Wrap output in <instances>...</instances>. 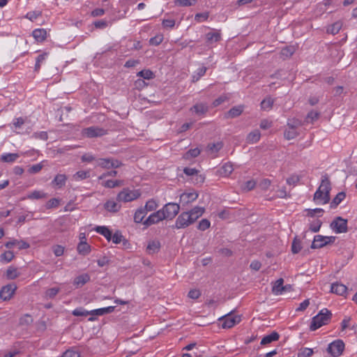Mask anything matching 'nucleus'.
Segmentation results:
<instances>
[{"instance_id":"nucleus-1","label":"nucleus","mask_w":357,"mask_h":357,"mask_svg":"<svg viewBox=\"0 0 357 357\" xmlns=\"http://www.w3.org/2000/svg\"><path fill=\"white\" fill-rule=\"evenodd\" d=\"M331 182L327 174L321 177L319 187L314 194L313 200L318 204H326L330 201Z\"/></svg>"},{"instance_id":"nucleus-2","label":"nucleus","mask_w":357,"mask_h":357,"mask_svg":"<svg viewBox=\"0 0 357 357\" xmlns=\"http://www.w3.org/2000/svg\"><path fill=\"white\" fill-rule=\"evenodd\" d=\"M332 313L326 308L321 310L312 319L310 326L311 331H315L322 326L326 325L331 321Z\"/></svg>"},{"instance_id":"nucleus-3","label":"nucleus","mask_w":357,"mask_h":357,"mask_svg":"<svg viewBox=\"0 0 357 357\" xmlns=\"http://www.w3.org/2000/svg\"><path fill=\"white\" fill-rule=\"evenodd\" d=\"M222 323V327L223 328H231L236 324H238L241 320V316L236 315L232 312L221 317L218 319Z\"/></svg>"},{"instance_id":"nucleus-4","label":"nucleus","mask_w":357,"mask_h":357,"mask_svg":"<svg viewBox=\"0 0 357 357\" xmlns=\"http://www.w3.org/2000/svg\"><path fill=\"white\" fill-rule=\"evenodd\" d=\"M141 195L138 190H130L129 189H123L116 197L119 202H128L137 199Z\"/></svg>"},{"instance_id":"nucleus-5","label":"nucleus","mask_w":357,"mask_h":357,"mask_svg":"<svg viewBox=\"0 0 357 357\" xmlns=\"http://www.w3.org/2000/svg\"><path fill=\"white\" fill-rule=\"evenodd\" d=\"M82 134L88 138L100 137L107 135V130L98 126H91L83 129Z\"/></svg>"},{"instance_id":"nucleus-6","label":"nucleus","mask_w":357,"mask_h":357,"mask_svg":"<svg viewBox=\"0 0 357 357\" xmlns=\"http://www.w3.org/2000/svg\"><path fill=\"white\" fill-rule=\"evenodd\" d=\"M344 349V343L342 340H336L328 345L326 351L333 357L340 356Z\"/></svg>"},{"instance_id":"nucleus-7","label":"nucleus","mask_w":357,"mask_h":357,"mask_svg":"<svg viewBox=\"0 0 357 357\" xmlns=\"http://www.w3.org/2000/svg\"><path fill=\"white\" fill-rule=\"evenodd\" d=\"M180 206L178 204L170 202L166 204L160 212H162L165 215V219H173L179 212Z\"/></svg>"},{"instance_id":"nucleus-8","label":"nucleus","mask_w":357,"mask_h":357,"mask_svg":"<svg viewBox=\"0 0 357 357\" xmlns=\"http://www.w3.org/2000/svg\"><path fill=\"white\" fill-rule=\"evenodd\" d=\"M330 226L336 234L346 233L348 231L347 220L340 216L336 217Z\"/></svg>"},{"instance_id":"nucleus-9","label":"nucleus","mask_w":357,"mask_h":357,"mask_svg":"<svg viewBox=\"0 0 357 357\" xmlns=\"http://www.w3.org/2000/svg\"><path fill=\"white\" fill-rule=\"evenodd\" d=\"M195 222L190 217V214L188 212L181 213L177 218L174 227L176 229H182L188 227Z\"/></svg>"},{"instance_id":"nucleus-10","label":"nucleus","mask_w":357,"mask_h":357,"mask_svg":"<svg viewBox=\"0 0 357 357\" xmlns=\"http://www.w3.org/2000/svg\"><path fill=\"white\" fill-rule=\"evenodd\" d=\"M165 220V215L162 212H160V210L158 211L153 213L151 214L144 222L143 225H145L146 227L156 224L159 222L160 221H162Z\"/></svg>"},{"instance_id":"nucleus-11","label":"nucleus","mask_w":357,"mask_h":357,"mask_svg":"<svg viewBox=\"0 0 357 357\" xmlns=\"http://www.w3.org/2000/svg\"><path fill=\"white\" fill-rule=\"evenodd\" d=\"M16 289L17 286L15 284H8L3 287L0 291V298L3 301L10 299Z\"/></svg>"},{"instance_id":"nucleus-12","label":"nucleus","mask_w":357,"mask_h":357,"mask_svg":"<svg viewBox=\"0 0 357 357\" xmlns=\"http://www.w3.org/2000/svg\"><path fill=\"white\" fill-rule=\"evenodd\" d=\"M190 110L198 116H204L208 111V107L206 103L200 102L193 105Z\"/></svg>"},{"instance_id":"nucleus-13","label":"nucleus","mask_w":357,"mask_h":357,"mask_svg":"<svg viewBox=\"0 0 357 357\" xmlns=\"http://www.w3.org/2000/svg\"><path fill=\"white\" fill-rule=\"evenodd\" d=\"M325 246H326V244L325 242V236H322V235L314 236L310 248L312 249H319V248H322Z\"/></svg>"},{"instance_id":"nucleus-14","label":"nucleus","mask_w":357,"mask_h":357,"mask_svg":"<svg viewBox=\"0 0 357 357\" xmlns=\"http://www.w3.org/2000/svg\"><path fill=\"white\" fill-rule=\"evenodd\" d=\"M90 280V276L87 273H84L78 275L74 279L73 284L76 288H79L84 286Z\"/></svg>"},{"instance_id":"nucleus-15","label":"nucleus","mask_w":357,"mask_h":357,"mask_svg":"<svg viewBox=\"0 0 357 357\" xmlns=\"http://www.w3.org/2000/svg\"><path fill=\"white\" fill-rule=\"evenodd\" d=\"M17 245L19 250H24L27 249L30 247V245L24 241H18V240H13L7 242L5 244V246L7 248H12L13 246Z\"/></svg>"},{"instance_id":"nucleus-16","label":"nucleus","mask_w":357,"mask_h":357,"mask_svg":"<svg viewBox=\"0 0 357 357\" xmlns=\"http://www.w3.org/2000/svg\"><path fill=\"white\" fill-rule=\"evenodd\" d=\"M243 105L233 107L226 113L225 117L231 119L238 117L243 113Z\"/></svg>"},{"instance_id":"nucleus-17","label":"nucleus","mask_w":357,"mask_h":357,"mask_svg":"<svg viewBox=\"0 0 357 357\" xmlns=\"http://www.w3.org/2000/svg\"><path fill=\"white\" fill-rule=\"evenodd\" d=\"M160 243L159 241L154 240L149 242L146 247V252L149 255H153L159 252L160 249Z\"/></svg>"},{"instance_id":"nucleus-18","label":"nucleus","mask_w":357,"mask_h":357,"mask_svg":"<svg viewBox=\"0 0 357 357\" xmlns=\"http://www.w3.org/2000/svg\"><path fill=\"white\" fill-rule=\"evenodd\" d=\"M347 290V287L339 282L333 283L331 284V291L337 295L343 296Z\"/></svg>"},{"instance_id":"nucleus-19","label":"nucleus","mask_w":357,"mask_h":357,"mask_svg":"<svg viewBox=\"0 0 357 357\" xmlns=\"http://www.w3.org/2000/svg\"><path fill=\"white\" fill-rule=\"evenodd\" d=\"M223 147V143L222 142H218L216 143H209L207 145V151L212 155H216V153L222 149Z\"/></svg>"},{"instance_id":"nucleus-20","label":"nucleus","mask_w":357,"mask_h":357,"mask_svg":"<svg viewBox=\"0 0 357 357\" xmlns=\"http://www.w3.org/2000/svg\"><path fill=\"white\" fill-rule=\"evenodd\" d=\"M114 306H109L107 307H102L91 310V312L92 316H102L105 314H109L113 312L114 311Z\"/></svg>"},{"instance_id":"nucleus-21","label":"nucleus","mask_w":357,"mask_h":357,"mask_svg":"<svg viewBox=\"0 0 357 357\" xmlns=\"http://www.w3.org/2000/svg\"><path fill=\"white\" fill-rule=\"evenodd\" d=\"M205 211V208L204 207L195 206L190 211H187L190 214V217H192L194 222H195L199 217H201Z\"/></svg>"},{"instance_id":"nucleus-22","label":"nucleus","mask_w":357,"mask_h":357,"mask_svg":"<svg viewBox=\"0 0 357 357\" xmlns=\"http://www.w3.org/2000/svg\"><path fill=\"white\" fill-rule=\"evenodd\" d=\"M279 337L280 335L278 334V333L273 331L270 335H266L262 338L261 341V344L266 345L270 344L272 342L278 340Z\"/></svg>"},{"instance_id":"nucleus-23","label":"nucleus","mask_w":357,"mask_h":357,"mask_svg":"<svg viewBox=\"0 0 357 357\" xmlns=\"http://www.w3.org/2000/svg\"><path fill=\"white\" fill-rule=\"evenodd\" d=\"M77 250L79 254L85 256L90 252L91 246L86 241L82 240L77 245Z\"/></svg>"},{"instance_id":"nucleus-24","label":"nucleus","mask_w":357,"mask_h":357,"mask_svg":"<svg viewBox=\"0 0 357 357\" xmlns=\"http://www.w3.org/2000/svg\"><path fill=\"white\" fill-rule=\"evenodd\" d=\"M32 35L36 41L43 42L47 38V31L44 29H37L33 31Z\"/></svg>"},{"instance_id":"nucleus-25","label":"nucleus","mask_w":357,"mask_h":357,"mask_svg":"<svg viewBox=\"0 0 357 357\" xmlns=\"http://www.w3.org/2000/svg\"><path fill=\"white\" fill-rule=\"evenodd\" d=\"M197 197L198 194L196 192H184L181 195L180 199L181 202H184L188 204L195 201Z\"/></svg>"},{"instance_id":"nucleus-26","label":"nucleus","mask_w":357,"mask_h":357,"mask_svg":"<svg viewBox=\"0 0 357 357\" xmlns=\"http://www.w3.org/2000/svg\"><path fill=\"white\" fill-rule=\"evenodd\" d=\"M284 280L280 278L277 280L272 287V292L275 295H281L282 294Z\"/></svg>"},{"instance_id":"nucleus-27","label":"nucleus","mask_w":357,"mask_h":357,"mask_svg":"<svg viewBox=\"0 0 357 357\" xmlns=\"http://www.w3.org/2000/svg\"><path fill=\"white\" fill-rule=\"evenodd\" d=\"M105 208L109 212H117L121 208V205L114 200H108L105 204Z\"/></svg>"},{"instance_id":"nucleus-28","label":"nucleus","mask_w":357,"mask_h":357,"mask_svg":"<svg viewBox=\"0 0 357 357\" xmlns=\"http://www.w3.org/2000/svg\"><path fill=\"white\" fill-rule=\"evenodd\" d=\"M346 197L344 192H340L333 198L331 202L330 206L331 208H336Z\"/></svg>"},{"instance_id":"nucleus-29","label":"nucleus","mask_w":357,"mask_h":357,"mask_svg":"<svg viewBox=\"0 0 357 357\" xmlns=\"http://www.w3.org/2000/svg\"><path fill=\"white\" fill-rule=\"evenodd\" d=\"M96 231L102 235L108 241H111L112 231L105 226H98Z\"/></svg>"},{"instance_id":"nucleus-30","label":"nucleus","mask_w":357,"mask_h":357,"mask_svg":"<svg viewBox=\"0 0 357 357\" xmlns=\"http://www.w3.org/2000/svg\"><path fill=\"white\" fill-rule=\"evenodd\" d=\"M66 180L67 177L65 174H57L54 177L52 183L53 185L57 186L58 188H61L62 186L65 185Z\"/></svg>"},{"instance_id":"nucleus-31","label":"nucleus","mask_w":357,"mask_h":357,"mask_svg":"<svg viewBox=\"0 0 357 357\" xmlns=\"http://www.w3.org/2000/svg\"><path fill=\"white\" fill-rule=\"evenodd\" d=\"M261 137V133L259 130H255L252 132H250L247 136V142L248 143L255 144L257 143Z\"/></svg>"},{"instance_id":"nucleus-32","label":"nucleus","mask_w":357,"mask_h":357,"mask_svg":"<svg viewBox=\"0 0 357 357\" xmlns=\"http://www.w3.org/2000/svg\"><path fill=\"white\" fill-rule=\"evenodd\" d=\"M147 212L146 211V209H144L142 207L138 208L134 215V221L136 223H143V220L145 218Z\"/></svg>"},{"instance_id":"nucleus-33","label":"nucleus","mask_w":357,"mask_h":357,"mask_svg":"<svg viewBox=\"0 0 357 357\" xmlns=\"http://www.w3.org/2000/svg\"><path fill=\"white\" fill-rule=\"evenodd\" d=\"M183 172L188 176H197V181L198 182L203 183L204 181V177L202 175H197L198 171L195 168L190 167H185L183 169Z\"/></svg>"},{"instance_id":"nucleus-34","label":"nucleus","mask_w":357,"mask_h":357,"mask_svg":"<svg viewBox=\"0 0 357 357\" xmlns=\"http://www.w3.org/2000/svg\"><path fill=\"white\" fill-rule=\"evenodd\" d=\"M302 249L301 241L295 236L291 243V252L293 254L298 253Z\"/></svg>"},{"instance_id":"nucleus-35","label":"nucleus","mask_w":357,"mask_h":357,"mask_svg":"<svg viewBox=\"0 0 357 357\" xmlns=\"http://www.w3.org/2000/svg\"><path fill=\"white\" fill-rule=\"evenodd\" d=\"M18 158V153H6L1 156V160L4 162H15Z\"/></svg>"},{"instance_id":"nucleus-36","label":"nucleus","mask_w":357,"mask_h":357,"mask_svg":"<svg viewBox=\"0 0 357 357\" xmlns=\"http://www.w3.org/2000/svg\"><path fill=\"white\" fill-rule=\"evenodd\" d=\"M234 168L231 162H227L222 165L220 169V174L224 176H228L233 172Z\"/></svg>"},{"instance_id":"nucleus-37","label":"nucleus","mask_w":357,"mask_h":357,"mask_svg":"<svg viewBox=\"0 0 357 357\" xmlns=\"http://www.w3.org/2000/svg\"><path fill=\"white\" fill-rule=\"evenodd\" d=\"M20 275L17 268L14 267H9L6 273V276L8 280H14Z\"/></svg>"},{"instance_id":"nucleus-38","label":"nucleus","mask_w":357,"mask_h":357,"mask_svg":"<svg viewBox=\"0 0 357 357\" xmlns=\"http://www.w3.org/2000/svg\"><path fill=\"white\" fill-rule=\"evenodd\" d=\"M206 70H207V68L205 66H202V68L197 69V70L192 76V82H197L202 76H204L205 75Z\"/></svg>"},{"instance_id":"nucleus-39","label":"nucleus","mask_w":357,"mask_h":357,"mask_svg":"<svg viewBox=\"0 0 357 357\" xmlns=\"http://www.w3.org/2000/svg\"><path fill=\"white\" fill-rule=\"evenodd\" d=\"M206 37L207 42L210 43L218 42L221 38L220 33L218 32H209L206 34Z\"/></svg>"},{"instance_id":"nucleus-40","label":"nucleus","mask_w":357,"mask_h":357,"mask_svg":"<svg viewBox=\"0 0 357 357\" xmlns=\"http://www.w3.org/2000/svg\"><path fill=\"white\" fill-rule=\"evenodd\" d=\"M314 354L312 349L303 347L301 348L297 354V357H310Z\"/></svg>"},{"instance_id":"nucleus-41","label":"nucleus","mask_w":357,"mask_h":357,"mask_svg":"<svg viewBox=\"0 0 357 357\" xmlns=\"http://www.w3.org/2000/svg\"><path fill=\"white\" fill-rule=\"evenodd\" d=\"M295 47L294 46L286 47L281 50V56L284 58H289L294 54Z\"/></svg>"},{"instance_id":"nucleus-42","label":"nucleus","mask_w":357,"mask_h":357,"mask_svg":"<svg viewBox=\"0 0 357 357\" xmlns=\"http://www.w3.org/2000/svg\"><path fill=\"white\" fill-rule=\"evenodd\" d=\"M274 100L271 98L268 97L263 100L261 102V108L263 110H268L272 108Z\"/></svg>"},{"instance_id":"nucleus-43","label":"nucleus","mask_w":357,"mask_h":357,"mask_svg":"<svg viewBox=\"0 0 357 357\" xmlns=\"http://www.w3.org/2000/svg\"><path fill=\"white\" fill-rule=\"evenodd\" d=\"M47 54V52H44L38 56L36 61L35 71L38 72L40 70L41 63L46 59Z\"/></svg>"},{"instance_id":"nucleus-44","label":"nucleus","mask_w":357,"mask_h":357,"mask_svg":"<svg viewBox=\"0 0 357 357\" xmlns=\"http://www.w3.org/2000/svg\"><path fill=\"white\" fill-rule=\"evenodd\" d=\"M197 2V0H174L176 5L183 7L194 6Z\"/></svg>"},{"instance_id":"nucleus-45","label":"nucleus","mask_w":357,"mask_h":357,"mask_svg":"<svg viewBox=\"0 0 357 357\" xmlns=\"http://www.w3.org/2000/svg\"><path fill=\"white\" fill-rule=\"evenodd\" d=\"M322 222L320 220H314L310 223L309 229L312 232H318L321 227Z\"/></svg>"},{"instance_id":"nucleus-46","label":"nucleus","mask_w":357,"mask_h":357,"mask_svg":"<svg viewBox=\"0 0 357 357\" xmlns=\"http://www.w3.org/2000/svg\"><path fill=\"white\" fill-rule=\"evenodd\" d=\"M27 197L30 199H40L46 197V194L43 191L40 190H34L31 193H30Z\"/></svg>"},{"instance_id":"nucleus-47","label":"nucleus","mask_w":357,"mask_h":357,"mask_svg":"<svg viewBox=\"0 0 357 357\" xmlns=\"http://www.w3.org/2000/svg\"><path fill=\"white\" fill-rule=\"evenodd\" d=\"M72 314L75 317H80V316L86 317L87 315H89V314L91 315V311H87L82 307H78V308L75 309L72 312Z\"/></svg>"},{"instance_id":"nucleus-48","label":"nucleus","mask_w":357,"mask_h":357,"mask_svg":"<svg viewBox=\"0 0 357 357\" xmlns=\"http://www.w3.org/2000/svg\"><path fill=\"white\" fill-rule=\"evenodd\" d=\"M342 28V24L340 22H337L333 24L328 29L327 32L332 33L333 35L337 34Z\"/></svg>"},{"instance_id":"nucleus-49","label":"nucleus","mask_w":357,"mask_h":357,"mask_svg":"<svg viewBox=\"0 0 357 357\" xmlns=\"http://www.w3.org/2000/svg\"><path fill=\"white\" fill-rule=\"evenodd\" d=\"M319 114H320L318 112L312 110L307 114L305 118V121L307 123H313L314 121L318 119Z\"/></svg>"},{"instance_id":"nucleus-50","label":"nucleus","mask_w":357,"mask_h":357,"mask_svg":"<svg viewBox=\"0 0 357 357\" xmlns=\"http://www.w3.org/2000/svg\"><path fill=\"white\" fill-rule=\"evenodd\" d=\"M121 184L122 181L119 180H107L102 183V185L105 188H114L115 187L121 185Z\"/></svg>"},{"instance_id":"nucleus-51","label":"nucleus","mask_w":357,"mask_h":357,"mask_svg":"<svg viewBox=\"0 0 357 357\" xmlns=\"http://www.w3.org/2000/svg\"><path fill=\"white\" fill-rule=\"evenodd\" d=\"M90 176L89 171H78L76 172L73 177L75 180H83Z\"/></svg>"},{"instance_id":"nucleus-52","label":"nucleus","mask_w":357,"mask_h":357,"mask_svg":"<svg viewBox=\"0 0 357 357\" xmlns=\"http://www.w3.org/2000/svg\"><path fill=\"white\" fill-rule=\"evenodd\" d=\"M298 133L296 129L289 128V130H286L284 132V138L288 140L294 139L298 136Z\"/></svg>"},{"instance_id":"nucleus-53","label":"nucleus","mask_w":357,"mask_h":357,"mask_svg":"<svg viewBox=\"0 0 357 357\" xmlns=\"http://www.w3.org/2000/svg\"><path fill=\"white\" fill-rule=\"evenodd\" d=\"M59 291L60 288L59 287L50 288L45 291V296L47 298H54Z\"/></svg>"},{"instance_id":"nucleus-54","label":"nucleus","mask_w":357,"mask_h":357,"mask_svg":"<svg viewBox=\"0 0 357 357\" xmlns=\"http://www.w3.org/2000/svg\"><path fill=\"white\" fill-rule=\"evenodd\" d=\"M158 207V204L153 199H150L146 202L145 206L143 208L146 209V211H154Z\"/></svg>"},{"instance_id":"nucleus-55","label":"nucleus","mask_w":357,"mask_h":357,"mask_svg":"<svg viewBox=\"0 0 357 357\" xmlns=\"http://www.w3.org/2000/svg\"><path fill=\"white\" fill-rule=\"evenodd\" d=\"M200 153V151L198 148L191 149L187 151L185 154V158L190 159L192 158L197 157Z\"/></svg>"},{"instance_id":"nucleus-56","label":"nucleus","mask_w":357,"mask_h":357,"mask_svg":"<svg viewBox=\"0 0 357 357\" xmlns=\"http://www.w3.org/2000/svg\"><path fill=\"white\" fill-rule=\"evenodd\" d=\"M137 76L143 77L144 79H150L153 77V73L150 70H143L139 71L137 73Z\"/></svg>"},{"instance_id":"nucleus-57","label":"nucleus","mask_w":357,"mask_h":357,"mask_svg":"<svg viewBox=\"0 0 357 357\" xmlns=\"http://www.w3.org/2000/svg\"><path fill=\"white\" fill-rule=\"evenodd\" d=\"M111 240L112 242L115 244H118L121 243L123 240H124V238L123 235L121 234V232L119 231H116L114 234H112V238Z\"/></svg>"},{"instance_id":"nucleus-58","label":"nucleus","mask_w":357,"mask_h":357,"mask_svg":"<svg viewBox=\"0 0 357 357\" xmlns=\"http://www.w3.org/2000/svg\"><path fill=\"white\" fill-rule=\"evenodd\" d=\"M79 356H80L79 352L75 349H68L62 355V357H79Z\"/></svg>"},{"instance_id":"nucleus-59","label":"nucleus","mask_w":357,"mask_h":357,"mask_svg":"<svg viewBox=\"0 0 357 357\" xmlns=\"http://www.w3.org/2000/svg\"><path fill=\"white\" fill-rule=\"evenodd\" d=\"M211 226V222L207 219H202L198 224L197 229L201 231H205Z\"/></svg>"},{"instance_id":"nucleus-60","label":"nucleus","mask_w":357,"mask_h":357,"mask_svg":"<svg viewBox=\"0 0 357 357\" xmlns=\"http://www.w3.org/2000/svg\"><path fill=\"white\" fill-rule=\"evenodd\" d=\"M307 212V216L308 217H314L315 214L317 213H321L318 215L319 217L322 215V213H324V210L322 208H314V209H310L307 208L305 210Z\"/></svg>"},{"instance_id":"nucleus-61","label":"nucleus","mask_w":357,"mask_h":357,"mask_svg":"<svg viewBox=\"0 0 357 357\" xmlns=\"http://www.w3.org/2000/svg\"><path fill=\"white\" fill-rule=\"evenodd\" d=\"M33 321V319L31 315L26 314L24 315L20 319V325H29Z\"/></svg>"},{"instance_id":"nucleus-62","label":"nucleus","mask_w":357,"mask_h":357,"mask_svg":"<svg viewBox=\"0 0 357 357\" xmlns=\"http://www.w3.org/2000/svg\"><path fill=\"white\" fill-rule=\"evenodd\" d=\"M301 126V123L300 121L297 119H291L287 122V126L290 129H297L299 126Z\"/></svg>"},{"instance_id":"nucleus-63","label":"nucleus","mask_w":357,"mask_h":357,"mask_svg":"<svg viewBox=\"0 0 357 357\" xmlns=\"http://www.w3.org/2000/svg\"><path fill=\"white\" fill-rule=\"evenodd\" d=\"M42 13L40 11L35 10L27 13L26 17L31 21L36 20L38 17L41 16Z\"/></svg>"},{"instance_id":"nucleus-64","label":"nucleus","mask_w":357,"mask_h":357,"mask_svg":"<svg viewBox=\"0 0 357 357\" xmlns=\"http://www.w3.org/2000/svg\"><path fill=\"white\" fill-rule=\"evenodd\" d=\"M255 185H256L255 181L254 180H250V181H248L245 183H244L242 188L245 190L250 191V190L254 189Z\"/></svg>"}]
</instances>
